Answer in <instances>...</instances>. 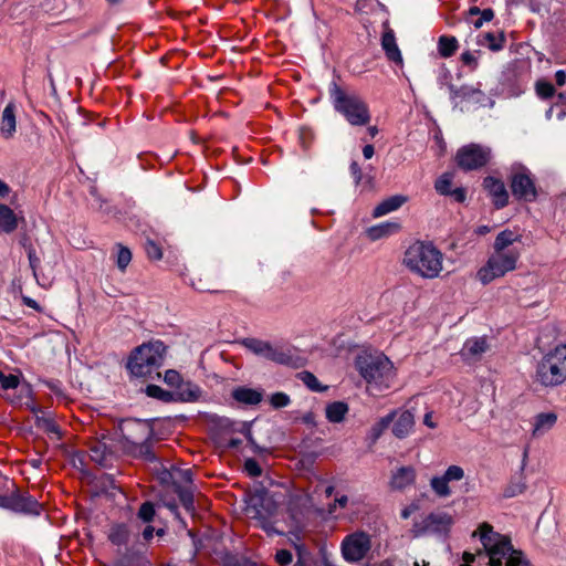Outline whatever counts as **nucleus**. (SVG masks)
Listing matches in <instances>:
<instances>
[{
  "label": "nucleus",
  "instance_id": "obj_1",
  "mask_svg": "<svg viewBox=\"0 0 566 566\" xmlns=\"http://www.w3.org/2000/svg\"><path fill=\"white\" fill-rule=\"evenodd\" d=\"M118 430L125 452L150 462L156 460L150 442L154 432L148 421L133 418L123 419L118 423Z\"/></svg>",
  "mask_w": 566,
  "mask_h": 566
},
{
  "label": "nucleus",
  "instance_id": "obj_2",
  "mask_svg": "<svg viewBox=\"0 0 566 566\" xmlns=\"http://www.w3.org/2000/svg\"><path fill=\"white\" fill-rule=\"evenodd\" d=\"M443 254L431 242L416 241L408 247L403 264L424 279H434L442 271Z\"/></svg>",
  "mask_w": 566,
  "mask_h": 566
},
{
  "label": "nucleus",
  "instance_id": "obj_3",
  "mask_svg": "<svg viewBox=\"0 0 566 566\" xmlns=\"http://www.w3.org/2000/svg\"><path fill=\"white\" fill-rule=\"evenodd\" d=\"M166 350L160 340L143 344L132 353L127 368L136 377H160L158 369L165 360Z\"/></svg>",
  "mask_w": 566,
  "mask_h": 566
},
{
  "label": "nucleus",
  "instance_id": "obj_4",
  "mask_svg": "<svg viewBox=\"0 0 566 566\" xmlns=\"http://www.w3.org/2000/svg\"><path fill=\"white\" fill-rule=\"evenodd\" d=\"M534 380L549 388L566 382V344L556 346L538 360Z\"/></svg>",
  "mask_w": 566,
  "mask_h": 566
},
{
  "label": "nucleus",
  "instance_id": "obj_5",
  "mask_svg": "<svg viewBox=\"0 0 566 566\" xmlns=\"http://www.w3.org/2000/svg\"><path fill=\"white\" fill-rule=\"evenodd\" d=\"M334 108L353 126H365L370 122L368 105L357 94L347 93L336 83L331 87Z\"/></svg>",
  "mask_w": 566,
  "mask_h": 566
},
{
  "label": "nucleus",
  "instance_id": "obj_6",
  "mask_svg": "<svg viewBox=\"0 0 566 566\" xmlns=\"http://www.w3.org/2000/svg\"><path fill=\"white\" fill-rule=\"evenodd\" d=\"M479 535L480 541L488 552L490 566H501L502 559L512 549L511 539L493 531V526L486 522L482 523L473 536Z\"/></svg>",
  "mask_w": 566,
  "mask_h": 566
},
{
  "label": "nucleus",
  "instance_id": "obj_7",
  "mask_svg": "<svg viewBox=\"0 0 566 566\" xmlns=\"http://www.w3.org/2000/svg\"><path fill=\"white\" fill-rule=\"evenodd\" d=\"M356 367L359 374L367 382L388 387V381L392 378V364L385 356H359L356 360Z\"/></svg>",
  "mask_w": 566,
  "mask_h": 566
},
{
  "label": "nucleus",
  "instance_id": "obj_8",
  "mask_svg": "<svg viewBox=\"0 0 566 566\" xmlns=\"http://www.w3.org/2000/svg\"><path fill=\"white\" fill-rule=\"evenodd\" d=\"M520 251H495L490 255L486 264L478 271V279L488 284L497 277L504 276L507 272L515 270Z\"/></svg>",
  "mask_w": 566,
  "mask_h": 566
},
{
  "label": "nucleus",
  "instance_id": "obj_9",
  "mask_svg": "<svg viewBox=\"0 0 566 566\" xmlns=\"http://www.w3.org/2000/svg\"><path fill=\"white\" fill-rule=\"evenodd\" d=\"M251 518L256 520L259 526L269 535L277 534L271 518L276 514L277 505L266 492H259L251 496L247 509Z\"/></svg>",
  "mask_w": 566,
  "mask_h": 566
},
{
  "label": "nucleus",
  "instance_id": "obj_10",
  "mask_svg": "<svg viewBox=\"0 0 566 566\" xmlns=\"http://www.w3.org/2000/svg\"><path fill=\"white\" fill-rule=\"evenodd\" d=\"M240 343L254 355L263 357L275 364L291 365L293 363V353L290 347L273 345L270 342L254 337L243 338Z\"/></svg>",
  "mask_w": 566,
  "mask_h": 566
},
{
  "label": "nucleus",
  "instance_id": "obj_11",
  "mask_svg": "<svg viewBox=\"0 0 566 566\" xmlns=\"http://www.w3.org/2000/svg\"><path fill=\"white\" fill-rule=\"evenodd\" d=\"M0 480H4L7 484L10 483L13 489L10 495L0 494V507L10 510L15 513L32 515L40 514L42 506L33 496L21 493L12 481L2 479L1 476Z\"/></svg>",
  "mask_w": 566,
  "mask_h": 566
},
{
  "label": "nucleus",
  "instance_id": "obj_12",
  "mask_svg": "<svg viewBox=\"0 0 566 566\" xmlns=\"http://www.w3.org/2000/svg\"><path fill=\"white\" fill-rule=\"evenodd\" d=\"M491 159V149L479 144H469L461 147L455 155L459 168L464 171L478 170Z\"/></svg>",
  "mask_w": 566,
  "mask_h": 566
},
{
  "label": "nucleus",
  "instance_id": "obj_13",
  "mask_svg": "<svg viewBox=\"0 0 566 566\" xmlns=\"http://www.w3.org/2000/svg\"><path fill=\"white\" fill-rule=\"evenodd\" d=\"M340 548L345 560L357 563L365 558L370 551L371 541L365 532H355L345 536Z\"/></svg>",
  "mask_w": 566,
  "mask_h": 566
},
{
  "label": "nucleus",
  "instance_id": "obj_14",
  "mask_svg": "<svg viewBox=\"0 0 566 566\" xmlns=\"http://www.w3.org/2000/svg\"><path fill=\"white\" fill-rule=\"evenodd\" d=\"M510 187L512 195L517 200L532 202L537 198L535 180L531 172L525 168L511 175Z\"/></svg>",
  "mask_w": 566,
  "mask_h": 566
},
{
  "label": "nucleus",
  "instance_id": "obj_15",
  "mask_svg": "<svg viewBox=\"0 0 566 566\" xmlns=\"http://www.w3.org/2000/svg\"><path fill=\"white\" fill-rule=\"evenodd\" d=\"M450 92V98L453 102L454 106H458L463 103L471 104H483L485 101V94L480 88V85H462L460 87L449 84L448 85Z\"/></svg>",
  "mask_w": 566,
  "mask_h": 566
},
{
  "label": "nucleus",
  "instance_id": "obj_16",
  "mask_svg": "<svg viewBox=\"0 0 566 566\" xmlns=\"http://www.w3.org/2000/svg\"><path fill=\"white\" fill-rule=\"evenodd\" d=\"M483 187L492 198L496 209H502L509 205V192L501 179L488 176L483 180Z\"/></svg>",
  "mask_w": 566,
  "mask_h": 566
},
{
  "label": "nucleus",
  "instance_id": "obj_17",
  "mask_svg": "<svg viewBox=\"0 0 566 566\" xmlns=\"http://www.w3.org/2000/svg\"><path fill=\"white\" fill-rule=\"evenodd\" d=\"M381 48L386 54V57L398 65H402V55L398 48L397 40L394 30L386 22L384 23V32L381 35Z\"/></svg>",
  "mask_w": 566,
  "mask_h": 566
},
{
  "label": "nucleus",
  "instance_id": "obj_18",
  "mask_svg": "<svg viewBox=\"0 0 566 566\" xmlns=\"http://www.w3.org/2000/svg\"><path fill=\"white\" fill-rule=\"evenodd\" d=\"M453 524L452 516L447 512H432L422 521V527L432 533H447Z\"/></svg>",
  "mask_w": 566,
  "mask_h": 566
},
{
  "label": "nucleus",
  "instance_id": "obj_19",
  "mask_svg": "<svg viewBox=\"0 0 566 566\" xmlns=\"http://www.w3.org/2000/svg\"><path fill=\"white\" fill-rule=\"evenodd\" d=\"M416 481V470L413 467H401L391 475L389 485L392 490L401 491Z\"/></svg>",
  "mask_w": 566,
  "mask_h": 566
},
{
  "label": "nucleus",
  "instance_id": "obj_20",
  "mask_svg": "<svg viewBox=\"0 0 566 566\" xmlns=\"http://www.w3.org/2000/svg\"><path fill=\"white\" fill-rule=\"evenodd\" d=\"M15 106L13 103H9L3 112L1 117L0 130L4 138H11L15 133Z\"/></svg>",
  "mask_w": 566,
  "mask_h": 566
},
{
  "label": "nucleus",
  "instance_id": "obj_21",
  "mask_svg": "<svg viewBox=\"0 0 566 566\" xmlns=\"http://www.w3.org/2000/svg\"><path fill=\"white\" fill-rule=\"evenodd\" d=\"M407 201V197L401 195L391 196L385 200H382L379 205H377L373 211L374 218L382 217L389 212L398 210L405 202Z\"/></svg>",
  "mask_w": 566,
  "mask_h": 566
},
{
  "label": "nucleus",
  "instance_id": "obj_22",
  "mask_svg": "<svg viewBox=\"0 0 566 566\" xmlns=\"http://www.w3.org/2000/svg\"><path fill=\"white\" fill-rule=\"evenodd\" d=\"M413 424L415 417L412 412L409 410H405L399 415L398 419L395 421L392 427V433L397 438L402 439L409 434Z\"/></svg>",
  "mask_w": 566,
  "mask_h": 566
},
{
  "label": "nucleus",
  "instance_id": "obj_23",
  "mask_svg": "<svg viewBox=\"0 0 566 566\" xmlns=\"http://www.w3.org/2000/svg\"><path fill=\"white\" fill-rule=\"evenodd\" d=\"M175 400L182 402L197 401L201 396V389L198 385L190 381L179 384L176 392Z\"/></svg>",
  "mask_w": 566,
  "mask_h": 566
},
{
  "label": "nucleus",
  "instance_id": "obj_24",
  "mask_svg": "<svg viewBox=\"0 0 566 566\" xmlns=\"http://www.w3.org/2000/svg\"><path fill=\"white\" fill-rule=\"evenodd\" d=\"M400 230V224L397 222H382L377 226H373L366 230V234L369 240L377 241L382 238H387Z\"/></svg>",
  "mask_w": 566,
  "mask_h": 566
},
{
  "label": "nucleus",
  "instance_id": "obj_25",
  "mask_svg": "<svg viewBox=\"0 0 566 566\" xmlns=\"http://www.w3.org/2000/svg\"><path fill=\"white\" fill-rule=\"evenodd\" d=\"M232 397L242 405L254 406L261 402L262 392L252 388L238 387L232 391Z\"/></svg>",
  "mask_w": 566,
  "mask_h": 566
},
{
  "label": "nucleus",
  "instance_id": "obj_26",
  "mask_svg": "<svg viewBox=\"0 0 566 566\" xmlns=\"http://www.w3.org/2000/svg\"><path fill=\"white\" fill-rule=\"evenodd\" d=\"M18 228V217L7 205L0 203V232L12 233Z\"/></svg>",
  "mask_w": 566,
  "mask_h": 566
},
{
  "label": "nucleus",
  "instance_id": "obj_27",
  "mask_svg": "<svg viewBox=\"0 0 566 566\" xmlns=\"http://www.w3.org/2000/svg\"><path fill=\"white\" fill-rule=\"evenodd\" d=\"M518 240L520 235L515 234L512 230H503L496 235L493 244V250L504 252L517 251L515 248L511 247L513 245L514 242Z\"/></svg>",
  "mask_w": 566,
  "mask_h": 566
},
{
  "label": "nucleus",
  "instance_id": "obj_28",
  "mask_svg": "<svg viewBox=\"0 0 566 566\" xmlns=\"http://www.w3.org/2000/svg\"><path fill=\"white\" fill-rule=\"evenodd\" d=\"M348 405L344 401H334L326 406L325 415L329 422L339 423L343 422L346 415L348 413Z\"/></svg>",
  "mask_w": 566,
  "mask_h": 566
},
{
  "label": "nucleus",
  "instance_id": "obj_29",
  "mask_svg": "<svg viewBox=\"0 0 566 566\" xmlns=\"http://www.w3.org/2000/svg\"><path fill=\"white\" fill-rule=\"evenodd\" d=\"M557 416L554 412L539 413L535 418L533 436H539L554 427Z\"/></svg>",
  "mask_w": 566,
  "mask_h": 566
},
{
  "label": "nucleus",
  "instance_id": "obj_30",
  "mask_svg": "<svg viewBox=\"0 0 566 566\" xmlns=\"http://www.w3.org/2000/svg\"><path fill=\"white\" fill-rule=\"evenodd\" d=\"M108 539L112 544L117 546L126 545L129 541L128 527L123 523L114 524L109 528Z\"/></svg>",
  "mask_w": 566,
  "mask_h": 566
},
{
  "label": "nucleus",
  "instance_id": "obj_31",
  "mask_svg": "<svg viewBox=\"0 0 566 566\" xmlns=\"http://www.w3.org/2000/svg\"><path fill=\"white\" fill-rule=\"evenodd\" d=\"M458 46V40L454 36L441 35L438 40V52L442 57L452 56Z\"/></svg>",
  "mask_w": 566,
  "mask_h": 566
},
{
  "label": "nucleus",
  "instance_id": "obj_32",
  "mask_svg": "<svg viewBox=\"0 0 566 566\" xmlns=\"http://www.w3.org/2000/svg\"><path fill=\"white\" fill-rule=\"evenodd\" d=\"M488 349V343L485 338H472L468 339L464 344V355L479 356L485 353Z\"/></svg>",
  "mask_w": 566,
  "mask_h": 566
},
{
  "label": "nucleus",
  "instance_id": "obj_33",
  "mask_svg": "<svg viewBox=\"0 0 566 566\" xmlns=\"http://www.w3.org/2000/svg\"><path fill=\"white\" fill-rule=\"evenodd\" d=\"M175 492L178 494V497L185 507V510L189 513H193L195 504H193V491L191 486H181L177 485Z\"/></svg>",
  "mask_w": 566,
  "mask_h": 566
},
{
  "label": "nucleus",
  "instance_id": "obj_34",
  "mask_svg": "<svg viewBox=\"0 0 566 566\" xmlns=\"http://www.w3.org/2000/svg\"><path fill=\"white\" fill-rule=\"evenodd\" d=\"M297 377L303 381V384L315 392H322L327 389L326 386H322L318 381L317 377L307 370L301 371L297 374Z\"/></svg>",
  "mask_w": 566,
  "mask_h": 566
},
{
  "label": "nucleus",
  "instance_id": "obj_35",
  "mask_svg": "<svg viewBox=\"0 0 566 566\" xmlns=\"http://www.w3.org/2000/svg\"><path fill=\"white\" fill-rule=\"evenodd\" d=\"M484 41L482 42L484 45H486L491 51H500L503 49L505 43V35L504 32H500L497 34L492 32H486L483 35Z\"/></svg>",
  "mask_w": 566,
  "mask_h": 566
},
{
  "label": "nucleus",
  "instance_id": "obj_36",
  "mask_svg": "<svg viewBox=\"0 0 566 566\" xmlns=\"http://www.w3.org/2000/svg\"><path fill=\"white\" fill-rule=\"evenodd\" d=\"M430 486L439 497H448L451 495L449 482L442 475L433 476L430 480Z\"/></svg>",
  "mask_w": 566,
  "mask_h": 566
},
{
  "label": "nucleus",
  "instance_id": "obj_37",
  "mask_svg": "<svg viewBox=\"0 0 566 566\" xmlns=\"http://www.w3.org/2000/svg\"><path fill=\"white\" fill-rule=\"evenodd\" d=\"M146 394L151 398H156L165 402L175 400V394L166 391L157 385H148L146 387Z\"/></svg>",
  "mask_w": 566,
  "mask_h": 566
},
{
  "label": "nucleus",
  "instance_id": "obj_38",
  "mask_svg": "<svg viewBox=\"0 0 566 566\" xmlns=\"http://www.w3.org/2000/svg\"><path fill=\"white\" fill-rule=\"evenodd\" d=\"M171 478L174 480L175 489L179 483L187 484L186 486H191L192 484V472L190 469H174L171 472Z\"/></svg>",
  "mask_w": 566,
  "mask_h": 566
},
{
  "label": "nucleus",
  "instance_id": "obj_39",
  "mask_svg": "<svg viewBox=\"0 0 566 566\" xmlns=\"http://www.w3.org/2000/svg\"><path fill=\"white\" fill-rule=\"evenodd\" d=\"M394 416L387 415L382 417L379 421H377L370 429V437L373 441L379 439V437L384 433V431L389 427L392 422Z\"/></svg>",
  "mask_w": 566,
  "mask_h": 566
},
{
  "label": "nucleus",
  "instance_id": "obj_40",
  "mask_svg": "<svg viewBox=\"0 0 566 566\" xmlns=\"http://www.w3.org/2000/svg\"><path fill=\"white\" fill-rule=\"evenodd\" d=\"M36 426L48 433L56 434L57 437H60L59 426L53 419L49 417H38Z\"/></svg>",
  "mask_w": 566,
  "mask_h": 566
},
{
  "label": "nucleus",
  "instance_id": "obj_41",
  "mask_svg": "<svg viewBox=\"0 0 566 566\" xmlns=\"http://www.w3.org/2000/svg\"><path fill=\"white\" fill-rule=\"evenodd\" d=\"M452 176L450 174H443L440 176L436 184L434 189L442 196H448L451 191Z\"/></svg>",
  "mask_w": 566,
  "mask_h": 566
},
{
  "label": "nucleus",
  "instance_id": "obj_42",
  "mask_svg": "<svg viewBox=\"0 0 566 566\" xmlns=\"http://www.w3.org/2000/svg\"><path fill=\"white\" fill-rule=\"evenodd\" d=\"M191 285L199 292L206 293H217L219 290L217 289V284H214L209 277L202 279L198 277L196 281L191 282Z\"/></svg>",
  "mask_w": 566,
  "mask_h": 566
},
{
  "label": "nucleus",
  "instance_id": "obj_43",
  "mask_svg": "<svg viewBox=\"0 0 566 566\" xmlns=\"http://www.w3.org/2000/svg\"><path fill=\"white\" fill-rule=\"evenodd\" d=\"M130 261H132L130 250L118 244V252H117V259H116L117 268L120 271H125L126 268L128 266V264L130 263Z\"/></svg>",
  "mask_w": 566,
  "mask_h": 566
},
{
  "label": "nucleus",
  "instance_id": "obj_44",
  "mask_svg": "<svg viewBox=\"0 0 566 566\" xmlns=\"http://www.w3.org/2000/svg\"><path fill=\"white\" fill-rule=\"evenodd\" d=\"M530 563L525 559L521 551L512 549L507 554L506 566H528Z\"/></svg>",
  "mask_w": 566,
  "mask_h": 566
},
{
  "label": "nucleus",
  "instance_id": "obj_45",
  "mask_svg": "<svg viewBox=\"0 0 566 566\" xmlns=\"http://www.w3.org/2000/svg\"><path fill=\"white\" fill-rule=\"evenodd\" d=\"M145 252L150 260L158 261L163 258L161 247L149 239L145 242Z\"/></svg>",
  "mask_w": 566,
  "mask_h": 566
},
{
  "label": "nucleus",
  "instance_id": "obj_46",
  "mask_svg": "<svg viewBox=\"0 0 566 566\" xmlns=\"http://www.w3.org/2000/svg\"><path fill=\"white\" fill-rule=\"evenodd\" d=\"M137 516L145 523H149L154 520L155 507L151 502H145L140 505Z\"/></svg>",
  "mask_w": 566,
  "mask_h": 566
},
{
  "label": "nucleus",
  "instance_id": "obj_47",
  "mask_svg": "<svg viewBox=\"0 0 566 566\" xmlns=\"http://www.w3.org/2000/svg\"><path fill=\"white\" fill-rule=\"evenodd\" d=\"M536 93L539 97L547 99L555 94V87L549 82L538 81L536 83Z\"/></svg>",
  "mask_w": 566,
  "mask_h": 566
},
{
  "label": "nucleus",
  "instance_id": "obj_48",
  "mask_svg": "<svg viewBox=\"0 0 566 566\" xmlns=\"http://www.w3.org/2000/svg\"><path fill=\"white\" fill-rule=\"evenodd\" d=\"M90 454H91L92 460H94L98 463H103V461L105 460V457H106V446L101 442L94 443L90 448Z\"/></svg>",
  "mask_w": 566,
  "mask_h": 566
},
{
  "label": "nucleus",
  "instance_id": "obj_49",
  "mask_svg": "<svg viewBox=\"0 0 566 566\" xmlns=\"http://www.w3.org/2000/svg\"><path fill=\"white\" fill-rule=\"evenodd\" d=\"M449 483L464 478V471L459 465H450L442 475Z\"/></svg>",
  "mask_w": 566,
  "mask_h": 566
},
{
  "label": "nucleus",
  "instance_id": "obj_50",
  "mask_svg": "<svg viewBox=\"0 0 566 566\" xmlns=\"http://www.w3.org/2000/svg\"><path fill=\"white\" fill-rule=\"evenodd\" d=\"M526 489V483L524 481L523 478H521L518 480V482L514 483L512 482L506 489H505V492H504V495L506 497H513V496H516L521 493H523Z\"/></svg>",
  "mask_w": 566,
  "mask_h": 566
},
{
  "label": "nucleus",
  "instance_id": "obj_51",
  "mask_svg": "<svg viewBox=\"0 0 566 566\" xmlns=\"http://www.w3.org/2000/svg\"><path fill=\"white\" fill-rule=\"evenodd\" d=\"M290 402V397L284 392H275L270 398V403L275 409L286 407Z\"/></svg>",
  "mask_w": 566,
  "mask_h": 566
},
{
  "label": "nucleus",
  "instance_id": "obj_52",
  "mask_svg": "<svg viewBox=\"0 0 566 566\" xmlns=\"http://www.w3.org/2000/svg\"><path fill=\"white\" fill-rule=\"evenodd\" d=\"M20 380L19 377L15 375H4L2 371H0V384L3 389H13L17 388Z\"/></svg>",
  "mask_w": 566,
  "mask_h": 566
},
{
  "label": "nucleus",
  "instance_id": "obj_53",
  "mask_svg": "<svg viewBox=\"0 0 566 566\" xmlns=\"http://www.w3.org/2000/svg\"><path fill=\"white\" fill-rule=\"evenodd\" d=\"M275 562L281 566H287L293 560V555L289 549H279L275 553Z\"/></svg>",
  "mask_w": 566,
  "mask_h": 566
},
{
  "label": "nucleus",
  "instance_id": "obj_54",
  "mask_svg": "<svg viewBox=\"0 0 566 566\" xmlns=\"http://www.w3.org/2000/svg\"><path fill=\"white\" fill-rule=\"evenodd\" d=\"M27 252H28V259H29V264H30V268L33 272V275L36 277V270L39 269L40 266V263H41V260L40 258L36 255V252L34 250L33 247H29L27 249Z\"/></svg>",
  "mask_w": 566,
  "mask_h": 566
},
{
  "label": "nucleus",
  "instance_id": "obj_55",
  "mask_svg": "<svg viewBox=\"0 0 566 566\" xmlns=\"http://www.w3.org/2000/svg\"><path fill=\"white\" fill-rule=\"evenodd\" d=\"M244 469L251 476H260L262 473L261 467L254 459L245 460Z\"/></svg>",
  "mask_w": 566,
  "mask_h": 566
},
{
  "label": "nucleus",
  "instance_id": "obj_56",
  "mask_svg": "<svg viewBox=\"0 0 566 566\" xmlns=\"http://www.w3.org/2000/svg\"><path fill=\"white\" fill-rule=\"evenodd\" d=\"M164 379L168 385L176 386L177 388L179 384L182 382L179 373L172 369H169L165 373Z\"/></svg>",
  "mask_w": 566,
  "mask_h": 566
},
{
  "label": "nucleus",
  "instance_id": "obj_57",
  "mask_svg": "<svg viewBox=\"0 0 566 566\" xmlns=\"http://www.w3.org/2000/svg\"><path fill=\"white\" fill-rule=\"evenodd\" d=\"M461 61L463 64L470 66L472 70L476 69L478 60L474 54L470 51H465L461 54Z\"/></svg>",
  "mask_w": 566,
  "mask_h": 566
},
{
  "label": "nucleus",
  "instance_id": "obj_58",
  "mask_svg": "<svg viewBox=\"0 0 566 566\" xmlns=\"http://www.w3.org/2000/svg\"><path fill=\"white\" fill-rule=\"evenodd\" d=\"M350 174L355 180L356 185H359L363 179V172L357 161H353L350 164Z\"/></svg>",
  "mask_w": 566,
  "mask_h": 566
},
{
  "label": "nucleus",
  "instance_id": "obj_59",
  "mask_svg": "<svg viewBox=\"0 0 566 566\" xmlns=\"http://www.w3.org/2000/svg\"><path fill=\"white\" fill-rule=\"evenodd\" d=\"M448 196L453 197L457 202H463L467 198V193L463 188H457L454 190H451Z\"/></svg>",
  "mask_w": 566,
  "mask_h": 566
},
{
  "label": "nucleus",
  "instance_id": "obj_60",
  "mask_svg": "<svg viewBox=\"0 0 566 566\" xmlns=\"http://www.w3.org/2000/svg\"><path fill=\"white\" fill-rule=\"evenodd\" d=\"M555 81L558 86H563L566 84V72L559 70L555 73Z\"/></svg>",
  "mask_w": 566,
  "mask_h": 566
},
{
  "label": "nucleus",
  "instance_id": "obj_61",
  "mask_svg": "<svg viewBox=\"0 0 566 566\" xmlns=\"http://www.w3.org/2000/svg\"><path fill=\"white\" fill-rule=\"evenodd\" d=\"M494 12L492 9H484L482 10L480 18L483 20V22H489L493 19Z\"/></svg>",
  "mask_w": 566,
  "mask_h": 566
},
{
  "label": "nucleus",
  "instance_id": "obj_62",
  "mask_svg": "<svg viewBox=\"0 0 566 566\" xmlns=\"http://www.w3.org/2000/svg\"><path fill=\"white\" fill-rule=\"evenodd\" d=\"M423 423L431 428V429H434L437 427V423L432 421V412L429 411L424 415L423 417Z\"/></svg>",
  "mask_w": 566,
  "mask_h": 566
},
{
  "label": "nucleus",
  "instance_id": "obj_63",
  "mask_svg": "<svg viewBox=\"0 0 566 566\" xmlns=\"http://www.w3.org/2000/svg\"><path fill=\"white\" fill-rule=\"evenodd\" d=\"M155 528L150 525L146 526L143 531V537L145 541H150L154 536Z\"/></svg>",
  "mask_w": 566,
  "mask_h": 566
},
{
  "label": "nucleus",
  "instance_id": "obj_64",
  "mask_svg": "<svg viewBox=\"0 0 566 566\" xmlns=\"http://www.w3.org/2000/svg\"><path fill=\"white\" fill-rule=\"evenodd\" d=\"M136 562L137 566H153L151 562L142 555L136 557Z\"/></svg>",
  "mask_w": 566,
  "mask_h": 566
}]
</instances>
